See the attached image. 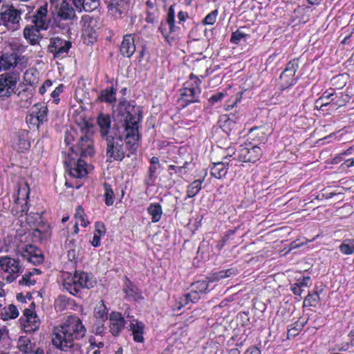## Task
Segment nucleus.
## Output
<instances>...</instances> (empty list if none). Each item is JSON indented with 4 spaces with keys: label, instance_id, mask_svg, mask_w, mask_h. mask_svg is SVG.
I'll return each instance as SVG.
<instances>
[{
    "label": "nucleus",
    "instance_id": "1",
    "mask_svg": "<svg viewBox=\"0 0 354 354\" xmlns=\"http://www.w3.org/2000/svg\"><path fill=\"white\" fill-rule=\"evenodd\" d=\"M142 107L134 100L121 99L118 105V122L111 128L109 114L100 113L97 118L100 136L106 141V161L121 162L125 156L137 154L142 133L140 132L143 119Z\"/></svg>",
    "mask_w": 354,
    "mask_h": 354
},
{
    "label": "nucleus",
    "instance_id": "2",
    "mask_svg": "<svg viewBox=\"0 0 354 354\" xmlns=\"http://www.w3.org/2000/svg\"><path fill=\"white\" fill-rule=\"evenodd\" d=\"M86 331V328L79 317L69 315L60 325L54 328L53 344L56 348L65 352L78 349L80 345L75 343V341L83 338Z\"/></svg>",
    "mask_w": 354,
    "mask_h": 354
},
{
    "label": "nucleus",
    "instance_id": "3",
    "mask_svg": "<svg viewBox=\"0 0 354 354\" xmlns=\"http://www.w3.org/2000/svg\"><path fill=\"white\" fill-rule=\"evenodd\" d=\"M50 12L51 15V26L53 28L65 29L66 21L75 17V12L67 0H50Z\"/></svg>",
    "mask_w": 354,
    "mask_h": 354
},
{
    "label": "nucleus",
    "instance_id": "4",
    "mask_svg": "<svg viewBox=\"0 0 354 354\" xmlns=\"http://www.w3.org/2000/svg\"><path fill=\"white\" fill-rule=\"evenodd\" d=\"M201 80L194 73H191L189 79L183 84L180 89V97L177 100L181 109H184L191 104L199 102L200 95L202 91Z\"/></svg>",
    "mask_w": 354,
    "mask_h": 354
},
{
    "label": "nucleus",
    "instance_id": "5",
    "mask_svg": "<svg viewBox=\"0 0 354 354\" xmlns=\"http://www.w3.org/2000/svg\"><path fill=\"white\" fill-rule=\"evenodd\" d=\"M30 192V187L27 182L17 184V192L11 209L13 216L20 218L28 212Z\"/></svg>",
    "mask_w": 354,
    "mask_h": 354
},
{
    "label": "nucleus",
    "instance_id": "6",
    "mask_svg": "<svg viewBox=\"0 0 354 354\" xmlns=\"http://www.w3.org/2000/svg\"><path fill=\"white\" fill-rule=\"evenodd\" d=\"M81 131L82 135L80 136L77 145L69 147V150L71 151V154L75 157H78L80 155L81 158L92 156L95 153L92 133L87 127L81 128Z\"/></svg>",
    "mask_w": 354,
    "mask_h": 354
},
{
    "label": "nucleus",
    "instance_id": "7",
    "mask_svg": "<svg viewBox=\"0 0 354 354\" xmlns=\"http://www.w3.org/2000/svg\"><path fill=\"white\" fill-rule=\"evenodd\" d=\"M21 15V10L12 4H3L0 9V23L8 30H17L20 26Z\"/></svg>",
    "mask_w": 354,
    "mask_h": 354
},
{
    "label": "nucleus",
    "instance_id": "8",
    "mask_svg": "<svg viewBox=\"0 0 354 354\" xmlns=\"http://www.w3.org/2000/svg\"><path fill=\"white\" fill-rule=\"evenodd\" d=\"M234 153L235 159L240 162L254 163L261 158L263 151L259 144L246 140Z\"/></svg>",
    "mask_w": 354,
    "mask_h": 354
},
{
    "label": "nucleus",
    "instance_id": "9",
    "mask_svg": "<svg viewBox=\"0 0 354 354\" xmlns=\"http://www.w3.org/2000/svg\"><path fill=\"white\" fill-rule=\"evenodd\" d=\"M299 67V58H293L286 64L278 80L279 89L280 91H283L297 84L298 77H296L295 74Z\"/></svg>",
    "mask_w": 354,
    "mask_h": 354
},
{
    "label": "nucleus",
    "instance_id": "10",
    "mask_svg": "<svg viewBox=\"0 0 354 354\" xmlns=\"http://www.w3.org/2000/svg\"><path fill=\"white\" fill-rule=\"evenodd\" d=\"M64 162L71 177L82 178L87 176V164L81 157H75L68 153Z\"/></svg>",
    "mask_w": 354,
    "mask_h": 354
},
{
    "label": "nucleus",
    "instance_id": "11",
    "mask_svg": "<svg viewBox=\"0 0 354 354\" xmlns=\"http://www.w3.org/2000/svg\"><path fill=\"white\" fill-rule=\"evenodd\" d=\"M107 13L114 20H120L128 16L131 8V0L106 1Z\"/></svg>",
    "mask_w": 354,
    "mask_h": 354
},
{
    "label": "nucleus",
    "instance_id": "12",
    "mask_svg": "<svg viewBox=\"0 0 354 354\" xmlns=\"http://www.w3.org/2000/svg\"><path fill=\"white\" fill-rule=\"evenodd\" d=\"M175 17L174 5H171L168 9L166 21H161L158 28V30L160 32L165 40L168 43H171L174 40V38L171 37V35L180 30V27L176 26Z\"/></svg>",
    "mask_w": 354,
    "mask_h": 354
},
{
    "label": "nucleus",
    "instance_id": "13",
    "mask_svg": "<svg viewBox=\"0 0 354 354\" xmlns=\"http://www.w3.org/2000/svg\"><path fill=\"white\" fill-rule=\"evenodd\" d=\"M19 80V73L10 72L0 75V98L1 100L9 97L14 93Z\"/></svg>",
    "mask_w": 354,
    "mask_h": 354
},
{
    "label": "nucleus",
    "instance_id": "14",
    "mask_svg": "<svg viewBox=\"0 0 354 354\" xmlns=\"http://www.w3.org/2000/svg\"><path fill=\"white\" fill-rule=\"evenodd\" d=\"M71 47L72 42L71 41L55 37L49 40L48 51L53 54L54 59H62L68 55Z\"/></svg>",
    "mask_w": 354,
    "mask_h": 354
},
{
    "label": "nucleus",
    "instance_id": "15",
    "mask_svg": "<svg viewBox=\"0 0 354 354\" xmlns=\"http://www.w3.org/2000/svg\"><path fill=\"white\" fill-rule=\"evenodd\" d=\"M0 271L8 273L9 275L6 277V281L9 283L12 282L18 274L21 272L19 260L8 256L0 257Z\"/></svg>",
    "mask_w": 354,
    "mask_h": 354
},
{
    "label": "nucleus",
    "instance_id": "16",
    "mask_svg": "<svg viewBox=\"0 0 354 354\" xmlns=\"http://www.w3.org/2000/svg\"><path fill=\"white\" fill-rule=\"evenodd\" d=\"M30 307V308H26L24 310L23 317L20 319L21 326L26 333L36 331L40 325V321L34 310L35 304L33 302L31 303Z\"/></svg>",
    "mask_w": 354,
    "mask_h": 354
},
{
    "label": "nucleus",
    "instance_id": "17",
    "mask_svg": "<svg viewBox=\"0 0 354 354\" xmlns=\"http://www.w3.org/2000/svg\"><path fill=\"white\" fill-rule=\"evenodd\" d=\"M232 157V155H225L221 161L212 162L209 166L211 176L218 180L225 178L230 166L232 165V160H229Z\"/></svg>",
    "mask_w": 354,
    "mask_h": 354
},
{
    "label": "nucleus",
    "instance_id": "18",
    "mask_svg": "<svg viewBox=\"0 0 354 354\" xmlns=\"http://www.w3.org/2000/svg\"><path fill=\"white\" fill-rule=\"evenodd\" d=\"M21 254L24 259L33 265L41 264L44 261L42 250L32 244L26 245L21 249Z\"/></svg>",
    "mask_w": 354,
    "mask_h": 354
},
{
    "label": "nucleus",
    "instance_id": "19",
    "mask_svg": "<svg viewBox=\"0 0 354 354\" xmlns=\"http://www.w3.org/2000/svg\"><path fill=\"white\" fill-rule=\"evenodd\" d=\"M47 13L48 4L46 3L40 6L31 17L32 26L42 30H47L49 26V21L47 20Z\"/></svg>",
    "mask_w": 354,
    "mask_h": 354
},
{
    "label": "nucleus",
    "instance_id": "20",
    "mask_svg": "<svg viewBox=\"0 0 354 354\" xmlns=\"http://www.w3.org/2000/svg\"><path fill=\"white\" fill-rule=\"evenodd\" d=\"M135 34H126L123 35L120 46V55L126 58H131L136 51Z\"/></svg>",
    "mask_w": 354,
    "mask_h": 354
},
{
    "label": "nucleus",
    "instance_id": "21",
    "mask_svg": "<svg viewBox=\"0 0 354 354\" xmlns=\"http://www.w3.org/2000/svg\"><path fill=\"white\" fill-rule=\"evenodd\" d=\"M14 149L19 153H24L30 147V142L28 138V132L25 130H20L15 135Z\"/></svg>",
    "mask_w": 354,
    "mask_h": 354
},
{
    "label": "nucleus",
    "instance_id": "22",
    "mask_svg": "<svg viewBox=\"0 0 354 354\" xmlns=\"http://www.w3.org/2000/svg\"><path fill=\"white\" fill-rule=\"evenodd\" d=\"M239 273V270L235 267H232L227 268L226 270H222L216 272H213L209 273L205 279V282H207V286L209 283H214L219 281L220 280L236 276Z\"/></svg>",
    "mask_w": 354,
    "mask_h": 354
},
{
    "label": "nucleus",
    "instance_id": "23",
    "mask_svg": "<svg viewBox=\"0 0 354 354\" xmlns=\"http://www.w3.org/2000/svg\"><path fill=\"white\" fill-rule=\"evenodd\" d=\"M110 332L114 336H118L125 326V321L121 313L113 312L110 315Z\"/></svg>",
    "mask_w": 354,
    "mask_h": 354
},
{
    "label": "nucleus",
    "instance_id": "24",
    "mask_svg": "<svg viewBox=\"0 0 354 354\" xmlns=\"http://www.w3.org/2000/svg\"><path fill=\"white\" fill-rule=\"evenodd\" d=\"M71 281L74 288H93V283H96L91 280V276L87 272L77 271L74 273Z\"/></svg>",
    "mask_w": 354,
    "mask_h": 354
},
{
    "label": "nucleus",
    "instance_id": "25",
    "mask_svg": "<svg viewBox=\"0 0 354 354\" xmlns=\"http://www.w3.org/2000/svg\"><path fill=\"white\" fill-rule=\"evenodd\" d=\"M96 21L91 17L84 15L81 18V24L83 28V35L88 36L91 39L89 42L93 43L96 38V32L93 27Z\"/></svg>",
    "mask_w": 354,
    "mask_h": 354
},
{
    "label": "nucleus",
    "instance_id": "26",
    "mask_svg": "<svg viewBox=\"0 0 354 354\" xmlns=\"http://www.w3.org/2000/svg\"><path fill=\"white\" fill-rule=\"evenodd\" d=\"M351 96L344 92L337 93L332 88V97L330 99V110H337L345 106L351 100Z\"/></svg>",
    "mask_w": 354,
    "mask_h": 354
},
{
    "label": "nucleus",
    "instance_id": "27",
    "mask_svg": "<svg viewBox=\"0 0 354 354\" xmlns=\"http://www.w3.org/2000/svg\"><path fill=\"white\" fill-rule=\"evenodd\" d=\"M43 30L34 26H26L24 29L23 34L26 41L32 46L39 44L41 38L40 31Z\"/></svg>",
    "mask_w": 354,
    "mask_h": 354
},
{
    "label": "nucleus",
    "instance_id": "28",
    "mask_svg": "<svg viewBox=\"0 0 354 354\" xmlns=\"http://www.w3.org/2000/svg\"><path fill=\"white\" fill-rule=\"evenodd\" d=\"M32 231V236L39 241H43L50 237L52 230L50 225L46 221H44L35 225Z\"/></svg>",
    "mask_w": 354,
    "mask_h": 354
},
{
    "label": "nucleus",
    "instance_id": "29",
    "mask_svg": "<svg viewBox=\"0 0 354 354\" xmlns=\"http://www.w3.org/2000/svg\"><path fill=\"white\" fill-rule=\"evenodd\" d=\"M267 140L266 129L264 127H254L250 129L247 140L259 144H264Z\"/></svg>",
    "mask_w": 354,
    "mask_h": 354
},
{
    "label": "nucleus",
    "instance_id": "30",
    "mask_svg": "<svg viewBox=\"0 0 354 354\" xmlns=\"http://www.w3.org/2000/svg\"><path fill=\"white\" fill-rule=\"evenodd\" d=\"M331 97L332 88H329L324 91L322 95L315 100V109L322 111L330 110Z\"/></svg>",
    "mask_w": 354,
    "mask_h": 354
},
{
    "label": "nucleus",
    "instance_id": "31",
    "mask_svg": "<svg viewBox=\"0 0 354 354\" xmlns=\"http://www.w3.org/2000/svg\"><path fill=\"white\" fill-rule=\"evenodd\" d=\"M149 167L148 168V176L147 178L145 180V183L146 185H150L151 183H153L156 178L157 171L160 167V160L158 157L153 156L149 160Z\"/></svg>",
    "mask_w": 354,
    "mask_h": 354
},
{
    "label": "nucleus",
    "instance_id": "32",
    "mask_svg": "<svg viewBox=\"0 0 354 354\" xmlns=\"http://www.w3.org/2000/svg\"><path fill=\"white\" fill-rule=\"evenodd\" d=\"M73 3L79 11L92 12L100 6L99 0H73Z\"/></svg>",
    "mask_w": 354,
    "mask_h": 354
},
{
    "label": "nucleus",
    "instance_id": "33",
    "mask_svg": "<svg viewBox=\"0 0 354 354\" xmlns=\"http://www.w3.org/2000/svg\"><path fill=\"white\" fill-rule=\"evenodd\" d=\"M19 97V105L24 109L28 108L32 103L34 91L28 88H24L18 93Z\"/></svg>",
    "mask_w": 354,
    "mask_h": 354
},
{
    "label": "nucleus",
    "instance_id": "34",
    "mask_svg": "<svg viewBox=\"0 0 354 354\" xmlns=\"http://www.w3.org/2000/svg\"><path fill=\"white\" fill-rule=\"evenodd\" d=\"M116 91L117 90L112 85L109 88L102 89L97 99L101 102L113 104L116 102Z\"/></svg>",
    "mask_w": 354,
    "mask_h": 354
},
{
    "label": "nucleus",
    "instance_id": "35",
    "mask_svg": "<svg viewBox=\"0 0 354 354\" xmlns=\"http://www.w3.org/2000/svg\"><path fill=\"white\" fill-rule=\"evenodd\" d=\"M130 328L132 331L134 341L142 343L145 340L143 337L145 324L142 322L136 320L135 323L131 322L130 324Z\"/></svg>",
    "mask_w": 354,
    "mask_h": 354
},
{
    "label": "nucleus",
    "instance_id": "36",
    "mask_svg": "<svg viewBox=\"0 0 354 354\" xmlns=\"http://www.w3.org/2000/svg\"><path fill=\"white\" fill-rule=\"evenodd\" d=\"M48 107L44 103H36L32 107V113L35 115L40 123H44L47 121L48 118Z\"/></svg>",
    "mask_w": 354,
    "mask_h": 354
},
{
    "label": "nucleus",
    "instance_id": "37",
    "mask_svg": "<svg viewBox=\"0 0 354 354\" xmlns=\"http://www.w3.org/2000/svg\"><path fill=\"white\" fill-rule=\"evenodd\" d=\"M204 182L203 179L195 180L189 184L187 187L185 200L196 196L202 189V185Z\"/></svg>",
    "mask_w": 354,
    "mask_h": 354
},
{
    "label": "nucleus",
    "instance_id": "38",
    "mask_svg": "<svg viewBox=\"0 0 354 354\" xmlns=\"http://www.w3.org/2000/svg\"><path fill=\"white\" fill-rule=\"evenodd\" d=\"M14 59V53H3L0 57V71H7L11 67L16 66V61Z\"/></svg>",
    "mask_w": 354,
    "mask_h": 354
},
{
    "label": "nucleus",
    "instance_id": "39",
    "mask_svg": "<svg viewBox=\"0 0 354 354\" xmlns=\"http://www.w3.org/2000/svg\"><path fill=\"white\" fill-rule=\"evenodd\" d=\"M19 315V311L17 307L13 304H10L3 308L1 307L0 317L3 320L15 319Z\"/></svg>",
    "mask_w": 354,
    "mask_h": 354
},
{
    "label": "nucleus",
    "instance_id": "40",
    "mask_svg": "<svg viewBox=\"0 0 354 354\" xmlns=\"http://www.w3.org/2000/svg\"><path fill=\"white\" fill-rule=\"evenodd\" d=\"M147 212L151 216L152 223H158L160 221L162 210V207L158 203H153L147 207Z\"/></svg>",
    "mask_w": 354,
    "mask_h": 354
},
{
    "label": "nucleus",
    "instance_id": "41",
    "mask_svg": "<svg viewBox=\"0 0 354 354\" xmlns=\"http://www.w3.org/2000/svg\"><path fill=\"white\" fill-rule=\"evenodd\" d=\"M39 73L33 68L27 70L24 75V80L28 85L35 86L37 84L39 81Z\"/></svg>",
    "mask_w": 354,
    "mask_h": 354
},
{
    "label": "nucleus",
    "instance_id": "42",
    "mask_svg": "<svg viewBox=\"0 0 354 354\" xmlns=\"http://www.w3.org/2000/svg\"><path fill=\"white\" fill-rule=\"evenodd\" d=\"M44 214V212H41L40 213L39 212H30L28 214H24V215L26 216V221L30 226H35L36 225H38L44 221V218L43 217V214Z\"/></svg>",
    "mask_w": 354,
    "mask_h": 354
},
{
    "label": "nucleus",
    "instance_id": "43",
    "mask_svg": "<svg viewBox=\"0 0 354 354\" xmlns=\"http://www.w3.org/2000/svg\"><path fill=\"white\" fill-rule=\"evenodd\" d=\"M104 187V201L107 206H111L114 203L115 194L111 185L104 182L103 183Z\"/></svg>",
    "mask_w": 354,
    "mask_h": 354
},
{
    "label": "nucleus",
    "instance_id": "44",
    "mask_svg": "<svg viewBox=\"0 0 354 354\" xmlns=\"http://www.w3.org/2000/svg\"><path fill=\"white\" fill-rule=\"evenodd\" d=\"M347 77L344 74H339L334 76L331 80V85L333 86V88L342 89L346 85Z\"/></svg>",
    "mask_w": 354,
    "mask_h": 354
},
{
    "label": "nucleus",
    "instance_id": "45",
    "mask_svg": "<svg viewBox=\"0 0 354 354\" xmlns=\"http://www.w3.org/2000/svg\"><path fill=\"white\" fill-rule=\"evenodd\" d=\"M306 322L304 320L299 319L297 322H295L293 326L288 329L287 333V337L288 339L290 337H295L297 336L299 333L303 329L305 326Z\"/></svg>",
    "mask_w": 354,
    "mask_h": 354
},
{
    "label": "nucleus",
    "instance_id": "46",
    "mask_svg": "<svg viewBox=\"0 0 354 354\" xmlns=\"http://www.w3.org/2000/svg\"><path fill=\"white\" fill-rule=\"evenodd\" d=\"M17 348L19 351L25 353V354H30L32 349V344L30 340L27 337H20L18 344Z\"/></svg>",
    "mask_w": 354,
    "mask_h": 354
},
{
    "label": "nucleus",
    "instance_id": "47",
    "mask_svg": "<svg viewBox=\"0 0 354 354\" xmlns=\"http://www.w3.org/2000/svg\"><path fill=\"white\" fill-rule=\"evenodd\" d=\"M75 217L77 219H80L81 221V225L86 227L89 224V221L86 218L84 213V208L82 205H78L75 209Z\"/></svg>",
    "mask_w": 354,
    "mask_h": 354
},
{
    "label": "nucleus",
    "instance_id": "48",
    "mask_svg": "<svg viewBox=\"0 0 354 354\" xmlns=\"http://www.w3.org/2000/svg\"><path fill=\"white\" fill-rule=\"evenodd\" d=\"M322 291L320 290V292ZM319 300V292L313 290L312 292H309L305 297L304 303L308 304L309 306H315Z\"/></svg>",
    "mask_w": 354,
    "mask_h": 354
},
{
    "label": "nucleus",
    "instance_id": "49",
    "mask_svg": "<svg viewBox=\"0 0 354 354\" xmlns=\"http://www.w3.org/2000/svg\"><path fill=\"white\" fill-rule=\"evenodd\" d=\"M94 313L97 318L102 320L107 318V308L102 301L96 306Z\"/></svg>",
    "mask_w": 354,
    "mask_h": 354
},
{
    "label": "nucleus",
    "instance_id": "50",
    "mask_svg": "<svg viewBox=\"0 0 354 354\" xmlns=\"http://www.w3.org/2000/svg\"><path fill=\"white\" fill-rule=\"evenodd\" d=\"M247 34L243 33L239 28L232 32L230 42L234 44H239L241 39H245Z\"/></svg>",
    "mask_w": 354,
    "mask_h": 354
},
{
    "label": "nucleus",
    "instance_id": "51",
    "mask_svg": "<svg viewBox=\"0 0 354 354\" xmlns=\"http://www.w3.org/2000/svg\"><path fill=\"white\" fill-rule=\"evenodd\" d=\"M312 285V280L309 276H301L297 279L293 288H305Z\"/></svg>",
    "mask_w": 354,
    "mask_h": 354
},
{
    "label": "nucleus",
    "instance_id": "52",
    "mask_svg": "<svg viewBox=\"0 0 354 354\" xmlns=\"http://www.w3.org/2000/svg\"><path fill=\"white\" fill-rule=\"evenodd\" d=\"M217 15H218V10H212V12L208 13L205 16V17L203 19V21H202L203 24V25H213L216 21Z\"/></svg>",
    "mask_w": 354,
    "mask_h": 354
},
{
    "label": "nucleus",
    "instance_id": "53",
    "mask_svg": "<svg viewBox=\"0 0 354 354\" xmlns=\"http://www.w3.org/2000/svg\"><path fill=\"white\" fill-rule=\"evenodd\" d=\"M31 273H28L27 272L22 276V278L19 281V285L25 286H34L35 284L36 280L32 279Z\"/></svg>",
    "mask_w": 354,
    "mask_h": 354
},
{
    "label": "nucleus",
    "instance_id": "54",
    "mask_svg": "<svg viewBox=\"0 0 354 354\" xmlns=\"http://www.w3.org/2000/svg\"><path fill=\"white\" fill-rule=\"evenodd\" d=\"M77 135V133L76 131L73 130V129H71L70 131L67 130L65 132L64 142L68 148L71 146H73V142L75 140V137Z\"/></svg>",
    "mask_w": 354,
    "mask_h": 354
},
{
    "label": "nucleus",
    "instance_id": "55",
    "mask_svg": "<svg viewBox=\"0 0 354 354\" xmlns=\"http://www.w3.org/2000/svg\"><path fill=\"white\" fill-rule=\"evenodd\" d=\"M340 252L346 255H350L354 253V243H346L343 242L339 245Z\"/></svg>",
    "mask_w": 354,
    "mask_h": 354
},
{
    "label": "nucleus",
    "instance_id": "56",
    "mask_svg": "<svg viewBox=\"0 0 354 354\" xmlns=\"http://www.w3.org/2000/svg\"><path fill=\"white\" fill-rule=\"evenodd\" d=\"M187 162H185L183 166H176L174 165H169L167 168L168 174L171 178H172L174 175L180 174L183 169L187 167Z\"/></svg>",
    "mask_w": 354,
    "mask_h": 354
},
{
    "label": "nucleus",
    "instance_id": "57",
    "mask_svg": "<svg viewBox=\"0 0 354 354\" xmlns=\"http://www.w3.org/2000/svg\"><path fill=\"white\" fill-rule=\"evenodd\" d=\"M106 230L104 223L102 221H96L95 223L94 234L103 236L106 234Z\"/></svg>",
    "mask_w": 354,
    "mask_h": 354
},
{
    "label": "nucleus",
    "instance_id": "58",
    "mask_svg": "<svg viewBox=\"0 0 354 354\" xmlns=\"http://www.w3.org/2000/svg\"><path fill=\"white\" fill-rule=\"evenodd\" d=\"M64 85L61 84H59L58 86H57L54 91L51 93L50 95L51 97L53 98V102L56 104H58L59 102V95L63 93L64 91Z\"/></svg>",
    "mask_w": 354,
    "mask_h": 354
},
{
    "label": "nucleus",
    "instance_id": "59",
    "mask_svg": "<svg viewBox=\"0 0 354 354\" xmlns=\"http://www.w3.org/2000/svg\"><path fill=\"white\" fill-rule=\"evenodd\" d=\"M68 300L67 299L66 296L59 295L55 301V308L59 310H63L66 308V306L68 304Z\"/></svg>",
    "mask_w": 354,
    "mask_h": 354
},
{
    "label": "nucleus",
    "instance_id": "60",
    "mask_svg": "<svg viewBox=\"0 0 354 354\" xmlns=\"http://www.w3.org/2000/svg\"><path fill=\"white\" fill-rule=\"evenodd\" d=\"M157 12L158 10H147L145 21L148 24H154L157 21Z\"/></svg>",
    "mask_w": 354,
    "mask_h": 354
},
{
    "label": "nucleus",
    "instance_id": "61",
    "mask_svg": "<svg viewBox=\"0 0 354 354\" xmlns=\"http://www.w3.org/2000/svg\"><path fill=\"white\" fill-rule=\"evenodd\" d=\"M124 290L127 295L131 297L133 301L142 299L141 294L138 292V289H124Z\"/></svg>",
    "mask_w": 354,
    "mask_h": 354
},
{
    "label": "nucleus",
    "instance_id": "62",
    "mask_svg": "<svg viewBox=\"0 0 354 354\" xmlns=\"http://www.w3.org/2000/svg\"><path fill=\"white\" fill-rule=\"evenodd\" d=\"M225 96V93L223 92H218L215 94H213L209 98V102L214 105L218 102H220L223 100V98Z\"/></svg>",
    "mask_w": 354,
    "mask_h": 354
},
{
    "label": "nucleus",
    "instance_id": "63",
    "mask_svg": "<svg viewBox=\"0 0 354 354\" xmlns=\"http://www.w3.org/2000/svg\"><path fill=\"white\" fill-rule=\"evenodd\" d=\"M14 60L16 61V66L21 65L24 66H26L28 63V58L21 55H17V53H14Z\"/></svg>",
    "mask_w": 354,
    "mask_h": 354
},
{
    "label": "nucleus",
    "instance_id": "64",
    "mask_svg": "<svg viewBox=\"0 0 354 354\" xmlns=\"http://www.w3.org/2000/svg\"><path fill=\"white\" fill-rule=\"evenodd\" d=\"M352 151V148H350L347 149L346 151H344V152L338 154L333 158V163L337 164L339 163L341 161L344 160V158L345 156L351 154Z\"/></svg>",
    "mask_w": 354,
    "mask_h": 354
}]
</instances>
